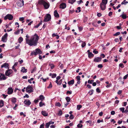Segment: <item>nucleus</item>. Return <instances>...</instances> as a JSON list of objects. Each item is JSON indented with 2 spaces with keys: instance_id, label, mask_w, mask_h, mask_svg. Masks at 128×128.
I'll return each mask as SVG.
<instances>
[{
  "instance_id": "nucleus-1",
  "label": "nucleus",
  "mask_w": 128,
  "mask_h": 128,
  "mask_svg": "<svg viewBox=\"0 0 128 128\" xmlns=\"http://www.w3.org/2000/svg\"><path fill=\"white\" fill-rule=\"evenodd\" d=\"M39 39V36L36 34L33 35L30 39L26 38V44L30 46H36L38 42Z\"/></svg>"
},
{
  "instance_id": "nucleus-2",
  "label": "nucleus",
  "mask_w": 128,
  "mask_h": 128,
  "mask_svg": "<svg viewBox=\"0 0 128 128\" xmlns=\"http://www.w3.org/2000/svg\"><path fill=\"white\" fill-rule=\"evenodd\" d=\"M38 4L42 5L45 9H48L50 6V4L48 2H46L43 0H38Z\"/></svg>"
},
{
  "instance_id": "nucleus-3",
  "label": "nucleus",
  "mask_w": 128,
  "mask_h": 128,
  "mask_svg": "<svg viewBox=\"0 0 128 128\" xmlns=\"http://www.w3.org/2000/svg\"><path fill=\"white\" fill-rule=\"evenodd\" d=\"M42 52L39 48H37L35 49V51H33L31 53V55H34L36 56L38 54H41Z\"/></svg>"
},
{
  "instance_id": "nucleus-4",
  "label": "nucleus",
  "mask_w": 128,
  "mask_h": 128,
  "mask_svg": "<svg viewBox=\"0 0 128 128\" xmlns=\"http://www.w3.org/2000/svg\"><path fill=\"white\" fill-rule=\"evenodd\" d=\"M51 19V16L50 14H47L44 17V22H47L49 21Z\"/></svg>"
},
{
  "instance_id": "nucleus-5",
  "label": "nucleus",
  "mask_w": 128,
  "mask_h": 128,
  "mask_svg": "<svg viewBox=\"0 0 128 128\" xmlns=\"http://www.w3.org/2000/svg\"><path fill=\"white\" fill-rule=\"evenodd\" d=\"M12 72L13 71L12 70L8 69L6 70L5 73V75L6 76L10 77V75Z\"/></svg>"
},
{
  "instance_id": "nucleus-6",
  "label": "nucleus",
  "mask_w": 128,
  "mask_h": 128,
  "mask_svg": "<svg viewBox=\"0 0 128 128\" xmlns=\"http://www.w3.org/2000/svg\"><path fill=\"white\" fill-rule=\"evenodd\" d=\"M33 88L30 85H28L26 88V91L28 93H30L33 92Z\"/></svg>"
},
{
  "instance_id": "nucleus-7",
  "label": "nucleus",
  "mask_w": 128,
  "mask_h": 128,
  "mask_svg": "<svg viewBox=\"0 0 128 128\" xmlns=\"http://www.w3.org/2000/svg\"><path fill=\"white\" fill-rule=\"evenodd\" d=\"M13 17V16L11 14H8L4 17V19L5 20H6L8 19L10 20H11L12 19Z\"/></svg>"
},
{
  "instance_id": "nucleus-8",
  "label": "nucleus",
  "mask_w": 128,
  "mask_h": 128,
  "mask_svg": "<svg viewBox=\"0 0 128 128\" xmlns=\"http://www.w3.org/2000/svg\"><path fill=\"white\" fill-rule=\"evenodd\" d=\"M8 36V35L7 33H6L3 36L2 38V41L3 42H6L7 40V37Z\"/></svg>"
},
{
  "instance_id": "nucleus-9",
  "label": "nucleus",
  "mask_w": 128,
  "mask_h": 128,
  "mask_svg": "<svg viewBox=\"0 0 128 128\" xmlns=\"http://www.w3.org/2000/svg\"><path fill=\"white\" fill-rule=\"evenodd\" d=\"M24 103L26 105L28 106H29L31 104V102L29 100H25Z\"/></svg>"
},
{
  "instance_id": "nucleus-10",
  "label": "nucleus",
  "mask_w": 128,
  "mask_h": 128,
  "mask_svg": "<svg viewBox=\"0 0 128 128\" xmlns=\"http://www.w3.org/2000/svg\"><path fill=\"white\" fill-rule=\"evenodd\" d=\"M106 4L100 3V6L102 10H104L105 9L106 6Z\"/></svg>"
},
{
  "instance_id": "nucleus-11",
  "label": "nucleus",
  "mask_w": 128,
  "mask_h": 128,
  "mask_svg": "<svg viewBox=\"0 0 128 128\" xmlns=\"http://www.w3.org/2000/svg\"><path fill=\"white\" fill-rule=\"evenodd\" d=\"M102 58L101 57H96L94 60V62H100L102 60Z\"/></svg>"
},
{
  "instance_id": "nucleus-12",
  "label": "nucleus",
  "mask_w": 128,
  "mask_h": 128,
  "mask_svg": "<svg viewBox=\"0 0 128 128\" xmlns=\"http://www.w3.org/2000/svg\"><path fill=\"white\" fill-rule=\"evenodd\" d=\"M17 4L19 6H22L24 5V1L23 0H22V1H20L18 2H17Z\"/></svg>"
},
{
  "instance_id": "nucleus-13",
  "label": "nucleus",
  "mask_w": 128,
  "mask_h": 128,
  "mask_svg": "<svg viewBox=\"0 0 128 128\" xmlns=\"http://www.w3.org/2000/svg\"><path fill=\"white\" fill-rule=\"evenodd\" d=\"M13 89L12 88H8L7 94H11L13 93Z\"/></svg>"
},
{
  "instance_id": "nucleus-14",
  "label": "nucleus",
  "mask_w": 128,
  "mask_h": 128,
  "mask_svg": "<svg viewBox=\"0 0 128 128\" xmlns=\"http://www.w3.org/2000/svg\"><path fill=\"white\" fill-rule=\"evenodd\" d=\"M66 6V5L65 3H62L60 5V8L62 9L65 8Z\"/></svg>"
},
{
  "instance_id": "nucleus-15",
  "label": "nucleus",
  "mask_w": 128,
  "mask_h": 128,
  "mask_svg": "<svg viewBox=\"0 0 128 128\" xmlns=\"http://www.w3.org/2000/svg\"><path fill=\"white\" fill-rule=\"evenodd\" d=\"M6 78L4 74H1V76H0V80H5L6 79Z\"/></svg>"
},
{
  "instance_id": "nucleus-16",
  "label": "nucleus",
  "mask_w": 128,
  "mask_h": 128,
  "mask_svg": "<svg viewBox=\"0 0 128 128\" xmlns=\"http://www.w3.org/2000/svg\"><path fill=\"white\" fill-rule=\"evenodd\" d=\"M54 14L55 17L56 18H58L59 17V15L56 10H55L54 11Z\"/></svg>"
},
{
  "instance_id": "nucleus-17",
  "label": "nucleus",
  "mask_w": 128,
  "mask_h": 128,
  "mask_svg": "<svg viewBox=\"0 0 128 128\" xmlns=\"http://www.w3.org/2000/svg\"><path fill=\"white\" fill-rule=\"evenodd\" d=\"M42 114L44 116H47L48 115V113L45 111H42L41 112Z\"/></svg>"
},
{
  "instance_id": "nucleus-18",
  "label": "nucleus",
  "mask_w": 128,
  "mask_h": 128,
  "mask_svg": "<svg viewBox=\"0 0 128 128\" xmlns=\"http://www.w3.org/2000/svg\"><path fill=\"white\" fill-rule=\"evenodd\" d=\"M27 70L25 69L24 67H22V70H21V72L23 73H26L27 72Z\"/></svg>"
},
{
  "instance_id": "nucleus-19",
  "label": "nucleus",
  "mask_w": 128,
  "mask_h": 128,
  "mask_svg": "<svg viewBox=\"0 0 128 128\" xmlns=\"http://www.w3.org/2000/svg\"><path fill=\"white\" fill-rule=\"evenodd\" d=\"M74 79H73L70 81H69L68 82V84L69 85H72L74 83Z\"/></svg>"
},
{
  "instance_id": "nucleus-20",
  "label": "nucleus",
  "mask_w": 128,
  "mask_h": 128,
  "mask_svg": "<svg viewBox=\"0 0 128 128\" xmlns=\"http://www.w3.org/2000/svg\"><path fill=\"white\" fill-rule=\"evenodd\" d=\"M39 100H41V101H43L44 99V97L43 95H40L39 96Z\"/></svg>"
},
{
  "instance_id": "nucleus-21",
  "label": "nucleus",
  "mask_w": 128,
  "mask_h": 128,
  "mask_svg": "<svg viewBox=\"0 0 128 128\" xmlns=\"http://www.w3.org/2000/svg\"><path fill=\"white\" fill-rule=\"evenodd\" d=\"M86 123H88L87 124L88 125V123H89V126H92L94 124H92V122L91 120H89L87 121H86Z\"/></svg>"
},
{
  "instance_id": "nucleus-22",
  "label": "nucleus",
  "mask_w": 128,
  "mask_h": 128,
  "mask_svg": "<svg viewBox=\"0 0 128 128\" xmlns=\"http://www.w3.org/2000/svg\"><path fill=\"white\" fill-rule=\"evenodd\" d=\"M4 105V101L2 100H1L0 101V108L2 107Z\"/></svg>"
},
{
  "instance_id": "nucleus-23",
  "label": "nucleus",
  "mask_w": 128,
  "mask_h": 128,
  "mask_svg": "<svg viewBox=\"0 0 128 128\" xmlns=\"http://www.w3.org/2000/svg\"><path fill=\"white\" fill-rule=\"evenodd\" d=\"M118 80H119V81L121 83H122V84H123L124 82V80L122 79V78L121 77L119 78L118 79Z\"/></svg>"
},
{
  "instance_id": "nucleus-24",
  "label": "nucleus",
  "mask_w": 128,
  "mask_h": 128,
  "mask_svg": "<svg viewBox=\"0 0 128 128\" xmlns=\"http://www.w3.org/2000/svg\"><path fill=\"white\" fill-rule=\"evenodd\" d=\"M94 92V90L93 89H91L88 92V93L89 94V95L90 96H91L93 94Z\"/></svg>"
},
{
  "instance_id": "nucleus-25",
  "label": "nucleus",
  "mask_w": 128,
  "mask_h": 128,
  "mask_svg": "<svg viewBox=\"0 0 128 128\" xmlns=\"http://www.w3.org/2000/svg\"><path fill=\"white\" fill-rule=\"evenodd\" d=\"M16 98H13L11 99V101L14 104L16 102Z\"/></svg>"
},
{
  "instance_id": "nucleus-26",
  "label": "nucleus",
  "mask_w": 128,
  "mask_h": 128,
  "mask_svg": "<svg viewBox=\"0 0 128 128\" xmlns=\"http://www.w3.org/2000/svg\"><path fill=\"white\" fill-rule=\"evenodd\" d=\"M65 99L67 102H69L70 101L71 99L70 97H66Z\"/></svg>"
},
{
  "instance_id": "nucleus-27",
  "label": "nucleus",
  "mask_w": 128,
  "mask_h": 128,
  "mask_svg": "<svg viewBox=\"0 0 128 128\" xmlns=\"http://www.w3.org/2000/svg\"><path fill=\"white\" fill-rule=\"evenodd\" d=\"M128 3V1H126V0H124L122 2L121 4L122 5L124 4L126 5Z\"/></svg>"
},
{
  "instance_id": "nucleus-28",
  "label": "nucleus",
  "mask_w": 128,
  "mask_h": 128,
  "mask_svg": "<svg viewBox=\"0 0 128 128\" xmlns=\"http://www.w3.org/2000/svg\"><path fill=\"white\" fill-rule=\"evenodd\" d=\"M8 65L9 64H2L1 66V68H2L4 67L6 68H7L8 69H9Z\"/></svg>"
},
{
  "instance_id": "nucleus-29",
  "label": "nucleus",
  "mask_w": 128,
  "mask_h": 128,
  "mask_svg": "<svg viewBox=\"0 0 128 128\" xmlns=\"http://www.w3.org/2000/svg\"><path fill=\"white\" fill-rule=\"evenodd\" d=\"M39 106L40 107L42 106L43 105L45 106V104L44 103H43L42 101H41L39 104Z\"/></svg>"
},
{
  "instance_id": "nucleus-30",
  "label": "nucleus",
  "mask_w": 128,
  "mask_h": 128,
  "mask_svg": "<svg viewBox=\"0 0 128 128\" xmlns=\"http://www.w3.org/2000/svg\"><path fill=\"white\" fill-rule=\"evenodd\" d=\"M94 56V54L91 52L88 54V57L89 58H90L91 57H93Z\"/></svg>"
},
{
  "instance_id": "nucleus-31",
  "label": "nucleus",
  "mask_w": 128,
  "mask_h": 128,
  "mask_svg": "<svg viewBox=\"0 0 128 128\" xmlns=\"http://www.w3.org/2000/svg\"><path fill=\"white\" fill-rule=\"evenodd\" d=\"M123 19H125L126 18V15L125 14H123L120 16Z\"/></svg>"
},
{
  "instance_id": "nucleus-32",
  "label": "nucleus",
  "mask_w": 128,
  "mask_h": 128,
  "mask_svg": "<svg viewBox=\"0 0 128 128\" xmlns=\"http://www.w3.org/2000/svg\"><path fill=\"white\" fill-rule=\"evenodd\" d=\"M119 109L120 111L122 112V113H124V108H120Z\"/></svg>"
},
{
  "instance_id": "nucleus-33",
  "label": "nucleus",
  "mask_w": 128,
  "mask_h": 128,
  "mask_svg": "<svg viewBox=\"0 0 128 128\" xmlns=\"http://www.w3.org/2000/svg\"><path fill=\"white\" fill-rule=\"evenodd\" d=\"M23 40V38L22 37H20L18 38V42L20 43Z\"/></svg>"
},
{
  "instance_id": "nucleus-34",
  "label": "nucleus",
  "mask_w": 128,
  "mask_h": 128,
  "mask_svg": "<svg viewBox=\"0 0 128 128\" xmlns=\"http://www.w3.org/2000/svg\"><path fill=\"white\" fill-rule=\"evenodd\" d=\"M108 0H102V2L101 3L106 4Z\"/></svg>"
},
{
  "instance_id": "nucleus-35",
  "label": "nucleus",
  "mask_w": 128,
  "mask_h": 128,
  "mask_svg": "<svg viewBox=\"0 0 128 128\" xmlns=\"http://www.w3.org/2000/svg\"><path fill=\"white\" fill-rule=\"evenodd\" d=\"M82 107V106L81 105L79 104L77 105V109L78 110H80V108Z\"/></svg>"
},
{
  "instance_id": "nucleus-36",
  "label": "nucleus",
  "mask_w": 128,
  "mask_h": 128,
  "mask_svg": "<svg viewBox=\"0 0 128 128\" xmlns=\"http://www.w3.org/2000/svg\"><path fill=\"white\" fill-rule=\"evenodd\" d=\"M17 64H14V65L12 67V69L14 70V71L16 72L17 71V70L15 68L14 66H16Z\"/></svg>"
},
{
  "instance_id": "nucleus-37",
  "label": "nucleus",
  "mask_w": 128,
  "mask_h": 128,
  "mask_svg": "<svg viewBox=\"0 0 128 128\" xmlns=\"http://www.w3.org/2000/svg\"><path fill=\"white\" fill-rule=\"evenodd\" d=\"M76 0H69L68 2L69 3L72 4L76 1Z\"/></svg>"
},
{
  "instance_id": "nucleus-38",
  "label": "nucleus",
  "mask_w": 128,
  "mask_h": 128,
  "mask_svg": "<svg viewBox=\"0 0 128 128\" xmlns=\"http://www.w3.org/2000/svg\"><path fill=\"white\" fill-rule=\"evenodd\" d=\"M88 20V18L86 17H84V18L83 22H84L85 23Z\"/></svg>"
},
{
  "instance_id": "nucleus-39",
  "label": "nucleus",
  "mask_w": 128,
  "mask_h": 128,
  "mask_svg": "<svg viewBox=\"0 0 128 128\" xmlns=\"http://www.w3.org/2000/svg\"><path fill=\"white\" fill-rule=\"evenodd\" d=\"M36 68L35 67H34V68H33V69L32 70V71L31 72V73H33L34 72H35L36 71Z\"/></svg>"
},
{
  "instance_id": "nucleus-40",
  "label": "nucleus",
  "mask_w": 128,
  "mask_h": 128,
  "mask_svg": "<svg viewBox=\"0 0 128 128\" xmlns=\"http://www.w3.org/2000/svg\"><path fill=\"white\" fill-rule=\"evenodd\" d=\"M62 114V112L61 110H60L58 112V115L59 116H61Z\"/></svg>"
},
{
  "instance_id": "nucleus-41",
  "label": "nucleus",
  "mask_w": 128,
  "mask_h": 128,
  "mask_svg": "<svg viewBox=\"0 0 128 128\" xmlns=\"http://www.w3.org/2000/svg\"><path fill=\"white\" fill-rule=\"evenodd\" d=\"M24 17H21L20 18L19 20L20 21H22V22L23 23L24 22L23 20H24Z\"/></svg>"
},
{
  "instance_id": "nucleus-42",
  "label": "nucleus",
  "mask_w": 128,
  "mask_h": 128,
  "mask_svg": "<svg viewBox=\"0 0 128 128\" xmlns=\"http://www.w3.org/2000/svg\"><path fill=\"white\" fill-rule=\"evenodd\" d=\"M77 126L79 128H80L82 127V125L80 123L78 124Z\"/></svg>"
},
{
  "instance_id": "nucleus-43",
  "label": "nucleus",
  "mask_w": 128,
  "mask_h": 128,
  "mask_svg": "<svg viewBox=\"0 0 128 128\" xmlns=\"http://www.w3.org/2000/svg\"><path fill=\"white\" fill-rule=\"evenodd\" d=\"M56 106L60 107L61 106V104L60 102H58L56 104Z\"/></svg>"
},
{
  "instance_id": "nucleus-44",
  "label": "nucleus",
  "mask_w": 128,
  "mask_h": 128,
  "mask_svg": "<svg viewBox=\"0 0 128 128\" xmlns=\"http://www.w3.org/2000/svg\"><path fill=\"white\" fill-rule=\"evenodd\" d=\"M50 124L49 122L46 123L45 125L46 128H48Z\"/></svg>"
},
{
  "instance_id": "nucleus-45",
  "label": "nucleus",
  "mask_w": 128,
  "mask_h": 128,
  "mask_svg": "<svg viewBox=\"0 0 128 128\" xmlns=\"http://www.w3.org/2000/svg\"><path fill=\"white\" fill-rule=\"evenodd\" d=\"M94 81V80H89L88 81V84H92Z\"/></svg>"
},
{
  "instance_id": "nucleus-46",
  "label": "nucleus",
  "mask_w": 128,
  "mask_h": 128,
  "mask_svg": "<svg viewBox=\"0 0 128 128\" xmlns=\"http://www.w3.org/2000/svg\"><path fill=\"white\" fill-rule=\"evenodd\" d=\"M96 91L97 92L100 93V92L101 91L99 88H98L96 89Z\"/></svg>"
},
{
  "instance_id": "nucleus-47",
  "label": "nucleus",
  "mask_w": 128,
  "mask_h": 128,
  "mask_svg": "<svg viewBox=\"0 0 128 128\" xmlns=\"http://www.w3.org/2000/svg\"><path fill=\"white\" fill-rule=\"evenodd\" d=\"M120 32H116L115 34H114L113 35L114 36H116L119 35L120 34Z\"/></svg>"
},
{
  "instance_id": "nucleus-48",
  "label": "nucleus",
  "mask_w": 128,
  "mask_h": 128,
  "mask_svg": "<svg viewBox=\"0 0 128 128\" xmlns=\"http://www.w3.org/2000/svg\"><path fill=\"white\" fill-rule=\"evenodd\" d=\"M49 66L52 69H53L55 66L54 64H49Z\"/></svg>"
},
{
  "instance_id": "nucleus-49",
  "label": "nucleus",
  "mask_w": 128,
  "mask_h": 128,
  "mask_svg": "<svg viewBox=\"0 0 128 128\" xmlns=\"http://www.w3.org/2000/svg\"><path fill=\"white\" fill-rule=\"evenodd\" d=\"M20 30H18L14 32V34H18L20 32Z\"/></svg>"
},
{
  "instance_id": "nucleus-50",
  "label": "nucleus",
  "mask_w": 128,
  "mask_h": 128,
  "mask_svg": "<svg viewBox=\"0 0 128 128\" xmlns=\"http://www.w3.org/2000/svg\"><path fill=\"white\" fill-rule=\"evenodd\" d=\"M74 116H73V115L71 114L70 115L69 118L70 119L72 120L74 119Z\"/></svg>"
},
{
  "instance_id": "nucleus-51",
  "label": "nucleus",
  "mask_w": 128,
  "mask_h": 128,
  "mask_svg": "<svg viewBox=\"0 0 128 128\" xmlns=\"http://www.w3.org/2000/svg\"><path fill=\"white\" fill-rule=\"evenodd\" d=\"M80 76H77L76 77V78L77 80H80Z\"/></svg>"
},
{
  "instance_id": "nucleus-52",
  "label": "nucleus",
  "mask_w": 128,
  "mask_h": 128,
  "mask_svg": "<svg viewBox=\"0 0 128 128\" xmlns=\"http://www.w3.org/2000/svg\"><path fill=\"white\" fill-rule=\"evenodd\" d=\"M62 79H60L59 81L58 82V85H60L62 82Z\"/></svg>"
},
{
  "instance_id": "nucleus-53",
  "label": "nucleus",
  "mask_w": 128,
  "mask_h": 128,
  "mask_svg": "<svg viewBox=\"0 0 128 128\" xmlns=\"http://www.w3.org/2000/svg\"><path fill=\"white\" fill-rule=\"evenodd\" d=\"M56 74H52V78H55L56 77Z\"/></svg>"
},
{
  "instance_id": "nucleus-54",
  "label": "nucleus",
  "mask_w": 128,
  "mask_h": 128,
  "mask_svg": "<svg viewBox=\"0 0 128 128\" xmlns=\"http://www.w3.org/2000/svg\"><path fill=\"white\" fill-rule=\"evenodd\" d=\"M52 86V83L51 82H50L49 86L48 87V88H51Z\"/></svg>"
},
{
  "instance_id": "nucleus-55",
  "label": "nucleus",
  "mask_w": 128,
  "mask_h": 128,
  "mask_svg": "<svg viewBox=\"0 0 128 128\" xmlns=\"http://www.w3.org/2000/svg\"><path fill=\"white\" fill-rule=\"evenodd\" d=\"M72 94V91H67L66 93V94Z\"/></svg>"
},
{
  "instance_id": "nucleus-56",
  "label": "nucleus",
  "mask_w": 128,
  "mask_h": 128,
  "mask_svg": "<svg viewBox=\"0 0 128 128\" xmlns=\"http://www.w3.org/2000/svg\"><path fill=\"white\" fill-rule=\"evenodd\" d=\"M86 44L85 42H84L82 45V48H84L86 46Z\"/></svg>"
},
{
  "instance_id": "nucleus-57",
  "label": "nucleus",
  "mask_w": 128,
  "mask_h": 128,
  "mask_svg": "<svg viewBox=\"0 0 128 128\" xmlns=\"http://www.w3.org/2000/svg\"><path fill=\"white\" fill-rule=\"evenodd\" d=\"M94 50L93 51V52L95 54H96L98 53V52L96 50V49H94Z\"/></svg>"
},
{
  "instance_id": "nucleus-58",
  "label": "nucleus",
  "mask_w": 128,
  "mask_h": 128,
  "mask_svg": "<svg viewBox=\"0 0 128 128\" xmlns=\"http://www.w3.org/2000/svg\"><path fill=\"white\" fill-rule=\"evenodd\" d=\"M44 123L41 124L40 126V128H44Z\"/></svg>"
},
{
  "instance_id": "nucleus-59",
  "label": "nucleus",
  "mask_w": 128,
  "mask_h": 128,
  "mask_svg": "<svg viewBox=\"0 0 128 128\" xmlns=\"http://www.w3.org/2000/svg\"><path fill=\"white\" fill-rule=\"evenodd\" d=\"M2 96H3L4 98L5 99L8 95H5L4 94H2Z\"/></svg>"
},
{
  "instance_id": "nucleus-60",
  "label": "nucleus",
  "mask_w": 128,
  "mask_h": 128,
  "mask_svg": "<svg viewBox=\"0 0 128 128\" xmlns=\"http://www.w3.org/2000/svg\"><path fill=\"white\" fill-rule=\"evenodd\" d=\"M128 76V74H127L126 75L124 76L123 78L124 79H126L127 78Z\"/></svg>"
},
{
  "instance_id": "nucleus-61",
  "label": "nucleus",
  "mask_w": 128,
  "mask_h": 128,
  "mask_svg": "<svg viewBox=\"0 0 128 128\" xmlns=\"http://www.w3.org/2000/svg\"><path fill=\"white\" fill-rule=\"evenodd\" d=\"M122 120H118V124H122Z\"/></svg>"
},
{
  "instance_id": "nucleus-62",
  "label": "nucleus",
  "mask_w": 128,
  "mask_h": 128,
  "mask_svg": "<svg viewBox=\"0 0 128 128\" xmlns=\"http://www.w3.org/2000/svg\"><path fill=\"white\" fill-rule=\"evenodd\" d=\"M97 16H98V17H100L102 15V14L100 13H98L97 14Z\"/></svg>"
},
{
  "instance_id": "nucleus-63",
  "label": "nucleus",
  "mask_w": 128,
  "mask_h": 128,
  "mask_svg": "<svg viewBox=\"0 0 128 128\" xmlns=\"http://www.w3.org/2000/svg\"><path fill=\"white\" fill-rule=\"evenodd\" d=\"M100 56L102 57L103 58H104L105 57V56L103 54H100Z\"/></svg>"
},
{
  "instance_id": "nucleus-64",
  "label": "nucleus",
  "mask_w": 128,
  "mask_h": 128,
  "mask_svg": "<svg viewBox=\"0 0 128 128\" xmlns=\"http://www.w3.org/2000/svg\"><path fill=\"white\" fill-rule=\"evenodd\" d=\"M115 114V112L114 111H112L111 112V114L112 115H114Z\"/></svg>"
}]
</instances>
